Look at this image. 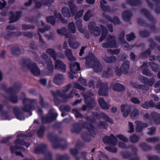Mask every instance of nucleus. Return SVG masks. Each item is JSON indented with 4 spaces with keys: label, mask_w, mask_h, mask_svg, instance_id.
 I'll return each mask as SVG.
<instances>
[{
    "label": "nucleus",
    "mask_w": 160,
    "mask_h": 160,
    "mask_svg": "<svg viewBox=\"0 0 160 160\" xmlns=\"http://www.w3.org/2000/svg\"><path fill=\"white\" fill-rule=\"evenodd\" d=\"M62 15L65 17H70L71 16L70 11L67 7L63 8L62 10Z\"/></svg>",
    "instance_id": "55"
},
{
    "label": "nucleus",
    "mask_w": 160,
    "mask_h": 160,
    "mask_svg": "<svg viewBox=\"0 0 160 160\" xmlns=\"http://www.w3.org/2000/svg\"><path fill=\"white\" fill-rule=\"evenodd\" d=\"M63 80V75L58 73L55 75L53 80V82L56 85H60L62 84Z\"/></svg>",
    "instance_id": "22"
},
{
    "label": "nucleus",
    "mask_w": 160,
    "mask_h": 160,
    "mask_svg": "<svg viewBox=\"0 0 160 160\" xmlns=\"http://www.w3.org/2000/svg\"><path fill=\"white\" fill-rule=\"evenodd\" d=\"M145 140L148 142L153 143L158 142L160 141V139L158 137H154L147 138Z\"/></svg>",
    "instance_id": "61"
},
{
    "label": "nucleus",
    "mask_w": 160,
    "mask_h": 160,
    "mask_svg": "<svg viewBox=\"0 0 160 160\" xmlns=\"http://www.w3.org/2000/svg\"><path fill=\"white\" fill-rule=\"evenodd\" d=\"M46 128L44 125H41L40 127V128L37 131V133L38 137L40 138H42L43 137L44 132L46 130Z\"/></svg>",
    "instance_id": "40"
},
{
    "label": "nucleus",
    "mask_w": 160,
    "mask_h": 160,
    "mask_svg": "<svg viewBox=\"0 0 160 160\" xmlns=\"http://www.w3.org/2000/svg\"><path fill=\"white\" fill-rule=\"evenodd\" d=\"M99 124L98 126L99 128H103L105 129H107L108 127V123L104 122L102 121H99Z\"/></svg>",
    "instance_id": "63"
},
{
    "label": "nucleus",
    "mask_w": 160,
    "mask_h": 160,
    "mask_svg": "<svg viewBox=\"0 0 160 160\" xmlns=\"http://www.w3.org/2000/svg\"><path fill=\"white\" fill-rule=\"evenodd\" d=\"M46 149L47 145L46 144H41L35 148L34 152L35 153L37 154L44 153Z\"/></svg>",
    "instance_id": "21"
},
{
    "label": "nucleus",
    "mask_w": 160,
    "mask_h": 160,
    "mask_svg": "<svg viewBox=\"0 0 160 160\" xmlns=\"http://www.w3.org/2000/svg\"><path fill=\"white\" fill-rule=\"evenodd\" d=\"M132 109V106L131 104L125 103L121 106V110L123 113L124 117H126L131 113Z\"/></svg>",
    "instance_id": "11"
},
{
    "label": "nucleus",
    "mask_w": 160,
    "mask_h": 160,
    "mask_svg": "<svg viewBox=\"0 0 160 160\" xmlns=\"http://www.w3.org/2000/svg\"><path fill=\"white\" fill-rule=\"evenodd\" d=\"M100 3L101 7L104 11H109V7L108 6L105 5L106 4V2L104 0H101Z\"/></svg>",
    "instance_id": "56"
},
{
    "label": "nucleus",
    "mask_w": 160,
    "mask_h": 160,
    "mask_svg": "<svg viewBox=\"0 0 160 160\" xmlns=\"http://www.w3.org/2000/svg\"><path fill=\"white\" fill-rule=\"evenodd\" d=\"M41 120L42 122L43 123H49L52 122L50 116H48V115H47L45 116L42 117L41 118Z\"/></svg>",
    "instance_id": "59"
},
{
    "label": "nucleus",
    "mask_w": 160,
    "mask_h": 160,
    "mask_svg": "<svg viewBox=\"0 0 160 160\" xmlns=\"http://www.w3.org/2000/svg\"><path fill=\"white\" fill-rule=\"evenodd\" d=\"M68 29L70 32L72 33H75L76 32L75 26L74 23L71 22L68 24Z\"/></svg>",
    "instance_id": "50"
},
{
    "label": "nucleus",
    "mask_w": 160,
    "mask_h": 160,
    "mask_svg": "<svg viewBox=\"0 0 160 160\" xmlns=\"http://www.w3.org/2000/svg\"><path fill=\"white\" fill-rule=\"evenodd\" d=\"M21 16V13L19 12L14 13L13 11H11L8 14V17L10 20H17L20 18Z\"/></svg>",
    "instance_id": "28"
},
{
    "label": "nucleus",
    "mask_w": 160,
    "mask_h": 160,
    "mask_svg": "<svg viewBox=\"0 0 160 160\" xmlns=\"http://www.w3.org/2000/svg\"><path fill=\"white\" fill-rule=\"evenodd\" d=\"M92 116L96 119H99L103 118L106 122H109L111 124H112L114 122L113 120L110 118L108 115L103 112H101L98 113L96 112H92Z\"/></svg>",
    "instance_id": "7"
},
{
    "label": "nucleus",
    "mask_w": 160,
    "mask_h": 160,
    "mask_svg": "<svg viewBox=\"0 0 160 160\" xmlns=\"http://www.w3.org/2000/svg\"><path fill=\"white\" fill-rule=\"evenodd\" d=\"M27 103H25V104H23L24 106L22 107V109L23 112L29 113L30 116H31L32 114L31 110L32 108H34V106L31 104H27Z\"/></svg>",
    "instance_id": "29"
},
{
    "label": "nucleus",
    "mask_w": 160,
    "mask_h": 160,
    "mask_svg": "<svg viewBox=\"0 0 160 160\" xmlns=\"http://www.w3.org/2000/svg\"><path fill=\"white\" fill-rule=\"evenodd\" d=\"M57 33L59 34L64 35L66 38H69V34L68 32L67 29L64 27H62L60 29H58L57 31Z\"/></svg>",
    "instance_id": "35"
},
{
    "label": "nucleus",
    "mask_w": 160,
    "mask_h": 160,
    "mask_svg": "<svg viewBox=\"0 0 160 160\" xmlns=\"http://www.w3.org/2000/svg\"><path fill=\"white\" fill-rule=\"evenodd\" d=\"M70 158L67 154L63 155L58 154L56 156V160H68Z\"/></svg>",
    "instance_id": "49"
},
{
    "label": "nucleus",
    "mask_w": 160,
    "mask_h": 160,
    "mask_svg": "<svg viewBox=\"0 0 160 160\" xmlns=\"http://www.w3.org/2000/svg\"><path fill=\"white\" fill-rule=\"evenodd\" d=\"M96 72H101L103 69L99 61H96L94 62L92 67Z\"/></svg>",
    "instance_id": "34"
},
{
    "label": "nucleus",
    "mask_w": 160,
    "mask_h": 160,
    "mask_svg": "<svg viewBox=\"0 0 160 160\" xmlns=\"http://www.w3.org/2000/svg\"><path fill=\"white\" fill-rule=\"evenodd\" d=\"M85 58L86 60L85 65L86 67L88 68L92 67L96 59L94 54L92 53H89Z\"/></svg>",
    "instance_id": "9"
},
{
    "label": "nucleus",
    "mask_w": 160,
    "mask_h": 160,
    "mask_svg": "<svg viewBox=\"0 0 160 160\" xmlns=\"http://www.w3.org/2000/svg\"><path fill=\"white\" fill-rule=\"evenodd\" d=\"M52 94L53 95V94H56L57 96H58L62 98L63 99L64 101L66 102L67 101L68 99L70 98L73 97V95L75 94V92L73 90H72L69 93L66 94L64 92L62 93L57 90L56 93L53 92Z\"/></svg>",
    "instance_id": "10"
},
{
    "label": "nucleus",
    "mask_w": 160,
    "mask_h": 160,
    "mask_svg": "<svg viewBox=\"0 0 160 160\" xmlns=\"http://www.w3.org/2000/svg\"><path fill=\"white\" fill-rule=\"evenodd\" d=\"M139 137L136 134H133L129 137L130 142L132 143H135L138 142L139 139Z\"/></svg>",
    "instance_id": "51"
},
{
    "label": "nucleus",
    "mask_w": 160,
    "mask_h": 160,
    "mask_svg": "<svg viewBox=\"0 0 160 160\" xmlns=\"http://www.w3.org/2000/svg\"><path fill=\"white\" fill-rule=\"evenodd\" d=\"M68 42L69 46L74 49L77 48L79 45V42L76 41L75 39L71 36L69 37Z\"/></svg>",
    "instance_id": "20"
},
{
    "label": "nucleus",
    "mask_w": 160,
    "mask_h": 160,
    "mask_svg": "<svg viewBox=\"0 0 160 160\" xmlns=\"http://www.w3.org/2000/svg\"><path fill=\"white\" fill-rule=\"evenodd\" d=\"M151 53V50L150 48H148L144 52H142L141 54V56L144 58H147L149 56Z\"/></svg>",
    "instance_id": "58"
},
{
    "label": "nucleus",
    "mask_w": 160,
    "mask_h": 160,
    "mask_svg": "<svg viewBox=\"0 0 160 160\" xmlns=\"http://www.w3.org/2000/svg\"><path fill=\"white\" fill-rule=\"evenodd\" d=\"M68 64L70 71L73 74H76L77 71L81 70L80 64L77 62H69Z\"/></svg>",
    "instance_id": "14"
},
{
    "label": "nucleus",
    "mask_w": 160,
    "mask_h": 160,
    "mask_svg": "<svg viewBox=\"0 0 160 160\" xmlns=\"http://www.w3.org/2000/svg\"><path fill=\"white\" fill-rule=\"evenodd\" d=\"M22 34V32L21 31L11 32L8 33L6 35H4V38L9 40L11 37H19Z\"/></svg>",
    "instance_id": "24"
},
{
    "label": "nucleus",
    "mask_w": 160,
    "mask_h": 160,
    "mask_svg": "<svg viewBox=\"0 0 160 160\" xmlns=\"http://www.w3.org/2000/svg\"><path fill=\"white\" fill-rule=\"evenodd\" d=\"M55 61V68L62 72H65L66 68L65 64L60 60H57Z\"/></svg>",
    "instance_id": "13"
},
{
    "label": "nucleus",
    "mask_w": 160,
    "mask_h": 160,
    "mask_svg": "<svg viewBox=\"0 0 160 160\" xmlns=\"http://www.w3.org/2000/svg\"><path fill=\"white\" fill-rule=\"evenodd\" d=\"M103 142L105 144L115 146L118 142V140L113 134H111L109 136H105L103 138Z\"/></svg>",
    "instance_id": "8"
},
{
    "label": "nucleus",
    "mask_w": 160,
    "mask_h": 160,
    "mask_svg": "<svg viewBox=\"0 0 160 160\" xmlns=\"http://www.w3.org/2000/svg\"><path fill=\"white\" fill-rule=\"evenodd\" d=\"M156 21H137V23L139 26L147 28L155 32Z\"/></svg>",
    "instance_id": "6"
},
{
    "label": "nucleus",
    "mask_w": 160,
    "mask_h": 160,
    "mask_svg": "<svg viewBox=\"0 0 160 160\" xmlns=\"http://www.w3.org/2000/svg\"><path fill=\"white\" fill-rule=\"evenodd\" d=\"M20 64L23 68H26L29 70L34 76H38L40 75V71L37 65L35 63H31L29 59L22 58Z\"/></svg>",
    "instance_id": "2"
},
{
    "label": "nucleus",
    "mask_w": 160,
    "mask_h": 160,
    "mask_svg": "<svg viewBox=\"0 0 160 160\" xmlns=\"http://www.w3.org/2000/svg\"><path fill=\"white\" fill-rule=\"evenodd\" d=\"M67 144L66 142L64 144H61L58 143V144H54L53 145V148L55 149L60 148L62 149H64L67 148Z\"/></svg>",
    "instance_id": "52"
},
{
    "label": "nucleus",
    "mask_w": 160,
    "mask_h": 160,
    "mask_svg": "<svg viewBox=\"0 0 160 160\" xmlns=\"http://www.w3.org/2000/svg\"><path fill=\"white\" fill-rule=\"evenodd\" d=\"M92 32L94 35L96 36H98L101 34V30L99 27L96 26L94 27Z\"/></svg>",
    "instance_id": "57"
},
{
    "label": "nucleus",
    "mask_w": 160,
    "mask_h": 160,
    "mask_svg": "<svg viewBox=\"0 0 160 160\" xmlns=\"http://www.w3.org/2000/svg\"><path fill=\"white\" fill-rule=\"evenodd\" d=\"M106 41L107 42L103 43L102 45V46L103 48H118L116 38L114 36L110 35Z\"/></svg>",
    "instance_id": "5"
},
{
    "label": "nucleus",
    "mask_w": 160,
    "mask_h": 160,
    "mask_svg": "<svg viewBox=\"0 0 160 160\" xmlns=\"http://www.w3.org/2000/svg\"><path fill=\"white\" fill-rule=\"evenodd\" d=\"M54 16L55 18L53 16L48 17L47 18V20H55L57 19L58 20H62V16L60 13L58 12H56Z\"/></svg>",
    "instance_id": "43"
},
{
    "label": "nucleus",
    "mask_w": 160,
    "mask_h": 160,
    "mask_svg": "<svg viewBox=\"0 0 160 160\" xmlns=\"http://www.w3.org/2000/svg\"><path fill=\"white\" fill-rule=\"evenodd\" d=\"M48 137L52 143V147L53 148L54 144H58L59 142L61 141V139H59L57 135H54L52 133H48Z\"/></svg>",
    "instance_id": "18"
},
{
    "label": "nucleus",
    "mask_w": 160,
    "mask_h": 160,
    "mask_svg": "<svg viewBox=\"0 0 160 160\" xmlns=\"http://www.w3.org/2000/svg\"><path fill=\"white\" fill-rule=\"evenodd\" d=\"M16 93L15 92V90L14 89L13 93L12 94H9L10 96L8 98V100L13 103H16L18 102V97L16 94Z\"/></svg>",
    "instance_id": "31"
},
{
    "label": "nucleus",
    "mask_w": 160,
    "mask_h": 160,
    "mask_svg": "<svg viewBox=\"0 0 160 160\" xmlns=\"http://www.w3.org/2000/svg\"><path fill=\"white\" fill-rule=\"evenodd\" d=\"M68 5L71 11L72 14H74L77 11V7L72 1L68 2Z\"/></svg>",
    "instance_id": "41"
},
{
    "label": "nucleus",
    "mask_w": 160,
    "mask_h": 160,
    "mask_svg": "<svg viewBox=\"0 0 160 160\" xmlns=\"http://www.w3.org/2000/svg\"><path fill=\"white\" fill-rule=\"evenodd\" d=\"M144 119L149 120L157 125H160V114L155 112L152 111L149 114L148 113L143 115Z\"/></svg>",
    "instance_id": "3"
},
{
    "label": "nucleus",
    "mask_w": 160,
    "mask_h": 160,
    "mask_svg": "<svg viewBox=\"0 0 160 160\" xmlns=\"http://www.w3.org/2000/svg\"><path fill=\"white\" fill-rule=\"evenodd\" d=\"M20 99L22 101L23 104H25V103L30 102L31 104L32 103L36 104L37 102V100L36 99H31L27 98L26 97V94L24 92H22L20 97Z\"/></svg>",
    "instance_id": "16"
},
{
    "label": "nucleus",
    "mask_w": 160,
    "mask_h": 160,
    "mask_svg": "<svg viewBox=\"0 0 160 160\" xmlns=\"http://www.w3.org/2000/svg\"><path fill=\"white\" fill-rule=\"evenodd\" d=\"M82 126L83 128L87 129L88 132H83L81 135V137L84 141L89 142L91 141V136L95 137L98 132L97 130L92 124L87 122L82 123Z\"/></svg>",
    "instance_id": "1"
},
{
    "label": "nucleus",
    "mask_w": 160,
    "mask_h": 160,
    "mask_svg": "<svg viewBox=\"0 0 160 160\" xmlns=\"http://www.w3.org/2000/svg\"><path fill=\"white\" fill-rule=\"evenodd\" d=\"M140 106L144 109H148L149 108L155 107V103L152 100L148 101H145L143 103L140 104Z\"/></svg>",
    "instance_id": "19"
},
{
    "label": "nucleus",
    "mask_w": 160,
    "mask_h": 160,
    "mask_svg": "<svg viewBox=\"0 0 160 160\" xmlns=\"http://www.w3.org/2000/svg\"><path fill=\"white\" fill-rule=\"evenodd\" d=\"M85 103L87 107L92 108L95 106V100L91 97L86 95L84 96Z\"/></svg>",
    "instance_id": "15"
},
{
    "label": "nucleus",
    "mask_w": 160,
    "mask_h": 160,
    "mask_svg": "<svg viewBox=\"0 0 160 160\" xmlns=\"http://www.w3.org/2000/svg\"><path fill=\"white\" fill-rule=\"evenodd\" d=\"M105 61L108 63L115 62L116 61V58L114 56H111L109 57H105L104 58Z\"/></svg>",
    "instance_id": "44"
},
{
    "label": "nucleus",
    "mask_w": 160,
    "mask_h": 160,
    "mask_svg": "<svg viewBox=\"0 0 160 160\" xmlns=\"http://www.w3.org/2000/svg\"><path fill=\"white\" fill-rule=\"evenodd\" d=\"M149 65L151 67L152 70L154 72L157 71L158 69V65L153 62H149Z\"/></svg>",
    "instance_id": "62"
},
{
    "label": "nucleus",
    "mask_w": 160,
    "mask_h": 160,
    "mask_svg": "<svg viewBox=\"0 0 160 160\" xmlns=\"http://www.w3.org/2000/svg\"><path fill=\"white\" fill-rule=\"evenodd\" d=\"M42 58L43 59L40 61V63L42 64L43 66L46 65V63L49 60H51L48 58L47 54L45 53H43L41 56Z\"/></svg>",
    "instance_id": "45"
},
{
    "label": "nucleus",
    "mask_w": 160,
    "mask_h": 160,
    "mask_svg": "<svg viewBox=\"0 0 160 160\" xmlns=\"http://www.w3.org/2000/svg\"><path fill=\"white\" fill-rule=\"evenodd\" d=\"M46 52L52 57L54 60H56L57 54L56 53L54 49L51 48H48L46 50Z\"/></svg>",
    "instance_id": "37"
},
{
    "label": "nucleus",
    "mask_w": 160,
    "mask_h": 160,
    "mask_svg": "<svg viewBox=\"0 0 160 160\" xmlns=\"http://www.w3.org/2000/svg\"><path fill=\"white\" fill-rule=\"evenodd\" d=\"M96 87L99 89L98 92L99 96L108 97V95L109 88L107 83L98 82Z\"/></svg>",
    "instance_id": "4"
},
{
    "label": "nucleus",
    "mask_w": 160,
    "mask_h": 160,
    "mask_svg": "<svg viewBox=\"0 0 160 160\" xmlns=\"http://www.w3.org/2000/svg\"><path fill=\"white\" fill-rule=\"evenodd\" d=\"M130 62L128 60H126L124 61L123 64L122 65L121 68L123 69L125 72H127L129 68Z\"/></svg>",
    "instance_id": "47"
},
{
    "label": "nucleus",
    "mask_w": 160,
    "mask_h": 160,
    "mask_svg": "<svg viewBox=\"0 0 160 160\" xmlns=\"http://www.w3.org/2000/svg\"><path fill=\"white\" fill-rule=\"evenodd\" d=\"M121 155L124 159L129 158V160H139L136 156L134 158H132V154L128 151L122 152H121Z\"/></svg>",
    "instance_id": "25"
},
{
    "label": "nucleus",
    "mask_w": 160,
    "mask_h": 160,
    "mask_svg": "<svg viewBox=\"0 0 160 160\" xmlns=\"http://www.w3.org/2000/svg\"><path fill=\"white\" fill-rule=\"evenodd\" d=\"M72 128L71 130V131L73 133H76L77 134L79 133L81 131L82 127V125L80 126V124L76 122L72 125Z\"/></svg>",
    "instance_id": "27"
},
{
    "label": "nucleus",
    "mask_w": 160,
    "mask_h": 160,
    "mask_svg": "<svg viewBox=\"0 0 160 160\" xmlns=\"http://www.w3.org/2000/svg\"><path fill=\"white\" fill-rule=\"evenodd\" d=\"M10 50L12 55L19 56L21 54L22 52L23 51L24 49L19 47L14 46L10 48Z\"/></svg>",
    "instance_id": "23"
},
{
    "label": "nucleus",
    "mask_w": 160,
    "mask_h": 160,
    "mask_svg": "<svg viewBox=\"0 0 160 160\" xmlns=\"http://www.w3.org/2000/svg\"><path fill=\"white\" fill-rule=\"evenodd\" d=\"M7 84L5 83H2L0 84V89L4 91L6 93L9 94H12L14 91L12 87L7 88Z\"/></svg>",
    "instance_id": "26"
},
{
    "label": "nucleus",
    "mask_w": 160,
    "mask_h": 160,
    "mask_svg": "<svg viewBox=\"0 0 160 160\" xmlns=\"http://www.w3.org/2000/svg\"><path fill=\"white\" fill-rule=\"evenodd\" d=\"M112 76V72L111 69L108 67L106 71H104L102 74L103 77L106 78H108L111 77Z\"/></svg>",
    "instance_id": "38"
},
{
    "label": "nucleus",
    "mask_w": 160,
    "mask_h": 160,
    "mask_svg": "<svg viewBox=\"0 0 160 160\" xmlns=\"http://www.w3.org/2000/svg\"><path fill=\"white\" fill-rule=\"evenodd\" d=\"M127 40L128 42H130L132 40H133L136 38L135 34L132 32L130 34H127L126 35Z\"/></svg>",
    "instance_id": "64"
},
{
    "label": "nucleus",
    "mask_w": 160,
    "mask_h": 160,
    "mask_svg": "<svg viewBox=\"0 0 160 160\" xmlns=\"http://www.w3.org/2000/svg\"><path fill=\"white\" fill-rule=\"evenodd\" d=\"M139 80L143 83L150 87L152 86L155 82L154 78L149 79L143 76H140L138 77Z\"/></svg>",
    "instance_id": "12"
},
{
    "label": "nucleus",
    "mask_w": 160,
    "mask_h": 160,
    "mask_svg": "<svg viewBox=\"0 0 160 160\" xmlns=\"http://www.w3.org/2000/svg\"><path fill=\"white\" fill-rule=\"evenodd\" d=\"M13 111L15 116L17 119L20 120L24 119L23 113L20 111L18 107L15 106L13 107Z\"/></svg>",
    "instance_id": "17"
},
{
    "label": "nucleus",
    "mask_w": 160,
    "mask_h": 160,
    "mask_svg": "<svg viewBox=\"0 0 160 160\" xmlns=\"http://www.w3.org/2000/svg\"><path fill=\"white\" fill-rule=\"evenodd\" d=\"M98 103L102 109L103 110H108L110 106L105 101L104 98H100L98 100Z\"/></svg>",
    "instance_id": "30"
},
{
    "label": "nucleus",
    "mask_w": 160,
    "mask_h": 160,
    "mask_svg": "<svg viewBox=\"0 0 160 160\" xmlns=\"http://www.w3.org/2000/svg\"><path fill=\"white\" fill-rule=\"evenodd\" d=\"M140 147L145 152H147L151 149L152 147L145 143H142L140 144Z\"/></svg>",
    "instance_id": "46"
},
{
    "label": "nucleus",
    "mask_w": 160,
    "mask_h": 160,
    "mask_svg": "<svg viewBox=\"0 0 160 160\" xmlns=\"http://www.w3.org/2000/svg\"><path fill=\"white\" fill-rule=\"evenodd\" d=\"M22 28L23 30H27L30 29H33L35 26L32 25L22 24Z\"/></svg>",
    "instance_id": "60"
},
{
    "label": "nucleus",
    "mask_w": 160,
    "mask_h": 160,
    "mask_svg": "<svg viewBox=\"0 0 160 160\" xmlns=\"http://www.w3.org/2000/svg\"><path fill=\"white\" fill-rule=\"evenodd\" d=\"M125 34V31L124 30H123L120 33L119 35V39L120 42L123 43V44H125L124 46L126 48H128V43L125 41L124 39V36Z\"/></svg>",
    "instance_id": "36"
},
{
    "label": "nucleus",
    "mask_w": 160,
    "mask_h": 160,
    "mask_svg": "<svg viewBox=\"0 0 160 160\" xmlns=\"http://www.w3.org/2000/svg\"><path fill=\"white\" fill-rule=\"evenodd\" d=\"M130 116L131 118H133L138 117L139 115V111L138 109L135 108L131 112Z\"/></svg>",
    "instance_id": "54"
},
{
    "label": "nucleus",
    "mask_w": 160,
    "mask_h": 160,
    "mask_svg": "<svg viewBox=\"0 0 160 160\" xmlns=\"http://www.w3.org/2000/svg\"><path fill=\"white\" fill-rule=\"evenodd\" d=\"M39 103L41 107L43 108H47L49 106V104L47 102L44 101L43 98L41 95L39 96Z\"/></svg>",
    "instance_id": "42"
},
{
    "label": "nucleus",
    "mask_w": 160,
    "mask_h": 160,
    "mask_svg": "<svg viewBox=\"0 0 160 160\" xmlns=\"http://www.w3.org/2000/svg\"><path fill=\"white\" fill-rule=\"evenodd\" d=\"M139 34L140 36L142 38L147 37H148L150 34L149 32L146 29L140 31L139 32Z\"/></svg>",
    "instance_id": "53"
},
{
    "label": "nucleus",
    "mask_w": 160,
    "mask_h": 160,
    "mask_svg": "<svg viewBox=\"0 0 160 160\" xmlns=\"http://www.w3.org/2000/svg\"><path fill=\"white\" fill-rule=\"evenodd\" d=\"M112 89L115 91L122 92L125 89V87L122 85L118 83H116L113 84Z\"/></svg>",
    "instance_id": "33"
},
{
    "label": "nucleus",
    "mask_w": 160,
    "mask_h": 160,
    "mask_svg": "<svg viewBox=\"0 0 160 160\" xmlns=\"http://www.w3.org/2000/svg\"><path fill=\"white\" fill-rule=\"evenodd\" d=\"M37 34L39 37V43L41 48H46V44L45 42L43 41L41 35L39 32H38Z\"/></svg>",
    "instance_id": "48"
},
{
    "label": "nucleus",
    "mask_w": 160,
    "mask_h": 160,
    "mask_svg": "<svg viewBox=\"0 0 160 160\" xmlns=\"http://www.w3.org/2000/svg\"><path fill=\"white\" fill-rule=\"evenodd\" d=\"M47 69L49 74H52L54 70V68L51 60H49L46 63Z\"/></svg>",
    "instance_id": "39"
},
{
    "label": "nucleus",
    "mask_w": 160,
    "mask_h": 160,
    "mask_svg": "<svg viewBox=\"0 0 160 160\" xmlns=\"http://www.w3.org/2000/svg\"><path fill=\"white\" fill-rule=\"evenodd\" d=\"M130 85L133 88L138 89H142V90H148L149 88L145 85L138 84L136 82H130Z\"/></svg>",
    "instance_id": "32"
}]
</instances>
